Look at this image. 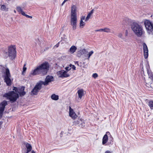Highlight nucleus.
Masks as SVG:
<instances>
[{
    "instance_id": "15",
    "label": "nucleus",
    "mask_w": 153,
    "mask_h": 153,
    "mask_svg": "<svg viewBox=\"0 0 153 153\" xmlns=\"http://www.w3.org/2000/svg\"><path fill=\"white\" fill-rule=\"evenodd\" d=\"M143 50L144 51V55L145 58L146 59L148 56V50L147 45L145 43L143 44Z\"/></svg>"
},
{
    "instance_id": "28",
    "label": "nucleus",
    "mask_w": 153,
    "mask_h": 153,
    "mask_svg": "<svg viewBox=\"0 0 153 153\" xmlns=\"http://www.w3.org/2000/svg\"><path fill=\"white\" fill-rule=\"evenodd\" d=\"M124 33H119L117 35V36L118 37L121 38L122 39L124 40L125 39V38L124 37V36H123Z\"/></svg>"
},
{
    "instance_id": "24",
    "label": "nucleus",
    "mask_w": 153,
    "mask_h": 153,
    "mask_svg": "<svg viewBox=\"0 0 153 153\" xmlns=\"http://www.w3.org/2000/svg\"><path fill=\"white\" fill-rule=\"evenodd\" d=\"M94 12V10H91L88 14V15L85 19V21H88L91 18V16L92 15Z\"/></svg>"
},
{
    "instance_id": "37",
    "label": "nucleus",
    "mask_w": 153,
    "mask_h": 153,
    "mask_svg": "<svg viewBox=\"0 0 153 153\" xmlns=\"http://www.w3.org/2000/svg\"><path fill=\"white\" fill-rule=\"evenodd\" d=\"M95 32H98V31L102 32V28L100 29H99L98 30H95Z\"/></svg>"
},
{
    "instance_id": "25",
    "label": "nucleus",
    "mask_w": 153,
    "mask_h": 153,
    "mask_svg": "<svg viewBox=\"0 0 153 153\" xmlns=\"http://www.w3.org/2000/svg\"><path fill=\"white\" fill-rule=\"evenodd\" d=\"M108 140V135L105 134L102 138V144L103 145L105 144L107 142Z\"/></svg>"
},
{
    "instance_id": "40",
    "label": "nucleus",
    "mask_w": 153,
    "mask_h": 153,
    "mask_svg": "<svg viewBox=\"0 0 153 153\" xmlns=\"http://www.w3.org/2000/svg\"><path fill=\"white\" fill-rule=\"evenodd\" d=\"M59 44H57L56 45H55V47H56V48L58 47L59 46Z\"/></svg>"
},
{
    "instance_id": "5",
    "label": "nucleus",
    "mask_w": 153,
    "mask_h": 153,
    "mask_svg": "<svg viewBox=\"0 0 153 153\" xmlns=\"http://www.w3.org/2000/svg\"><path fill=\"white\" fill-rule=\"evenodd\" d=\"M74 125L78 126L81 128H84L87 126L85 121L83 119L78 118L77 120H74L73 122Z\"/></svg>"
},
{
    "instance_id": "43",
    "label": "nucleus",
    "mask_w": 153,
    "mask_h": 153,
    "mask_svg": "<svg viewBox=\"0 0 153 153\" xmlns=\"http://www.w3.org/2000/svg\"><path fill=\"white\" fill-rule=\"evenodd\" d=\"M32 153H35V152H34L33 150L32 151Z\"/></svg>"
},
{
    "instance_id": "4",
    "label": "nucleus",
    "mask_w": 153,
    "mask_h": 153,
    "mask_svg": "<svg viewBox=\"0 0 153 153\" xmlns=\"http://www.w3.org/2000/svg\"><path fill=\"white\" fill-rule=\"evenodd\" d=\"M144 24L147 33L153 35V24L149 20H146L145 21Z\"/></svg>"
},
{
    "instance_id": "22",
    "label": "nucleus",
    "mask_w": 153,
    "mask_h": 153,
    "mask_svg": "<svg viewBox=\"0 0 153 153\" xmlns=\"http://www.w3.org/2000/svg\"><path fill=\"white\" fill-rule=\"evenodd\" d=\"M25 146L27 148V151L24 153H28L32 150V146L30 144L28 143H27L26 144Z\"/></svg>"
},
{
    "instance_id": "30",
    "label": "nucleus",
    "mask_w": 153,
    "mask_h": 153,
    "mask_svg": "<svg viewBox=\"0 0 153 153\" xmlns=\"http://www.w3.org/2000/svg\"><path fill=\"white\" fill-rule=\"evenodd\" d=\"M1 9L3 11H7L8 10V9L6 8L5 6L4 5H2L1 6Z\"/></svg>"
},
{
    "instance_id": "47",
    "label": "nucleus",
    "mask_w": 153,
    "mask_h": 153,
    "mask_svg": "<svg viewBox=\"0 0 153 153\" xmlns=\"http://www.w3.org/2000/svg\"><path fill=\"white\" fill-rule=\"evenodd\" d=\"M108 133V132H106V133ZM108 133H109V132H108Z\"/></svg>"
},
{
    "instance_id": "8",
    "label": "nucleus",
    "mask_w": 153,
    "mask_h": 153,
    "mask_svg": "<svg viewBox=\"0 0 153 153\" xmlns=\"http://www.w3.org/2000/svg\"><path fill=\"white\" fill-rule=\"evenodd\" d=\"M42 71L40 68V67L38 66L33 70L32 71L30 74V76H31L37 75L41 74L42 75H45L42 72Z\"/></svg>"
},
{
    "instance_id": "45",
    "label": "nucleus",
    "mask_w": 153,
    "mask_h": 153,
    "mask_svg": "<svg viewBox=\"0 0 153 153\" xmlns=\"http://www.w3.org/2000/svg\"><path fill=\"white\" fill-rule=\"evenodd\" d=\"M68 0H65V1H67Z\"/></svg>"
},
{
    "instance_id": "16",
    "label": "nucleus",
    "mask_w": 153,
    "mask_h": 153,
    "mask_svg": "<svg viewBox=\"0 0 153 153\" xmlns=\"http://www.w3.org/2000/svg\"><path fill=\"white\" fill-rule=\"evenodd\" d=\"M69 116L73 119H75L77 117V115L75 113L74 110L70 107H69Z\"/></svg>"
},
{
    "instance_id": "46",
    "label": "nucleus",
    "mask_w": 153,
    "mask_h": 153,
    "mask_svg": "<svg viewBox=\"0 0 153 153\" xmlns=\"http://www.w3.org/2000/svg\"><path fill=\"white\" fill-rule=\"evenodd\" d=\"M88 53H86V56H88V55H87Z\"/></svg>"
},
{
    "instance_id": "26",
    "label": "nucleus",
    "mask_w": 153,
    "mask_h": 153,
    "mask_svg": "<svg viewBox=\"0 0 153 153\" xmlns=\"http://www.w3.org/2000/svg\"><path fill=\"white\" fill-rule=\"evenodd\" d=\"M102 31H103L107 33H111V30L109 28L105 27L103 28H102Z\"/></svg>"
},
{
    "instance_id": "44",
    "label": "nucleus",
    "mask_w": 153,
    "mask_h": 153,
    "mask_svg": "<svg viewBox=\"0 0 153 153\" xmlns=\"http://www.w3.org/2000/svg\"><path fill=\"white\" fill-rule=\"evenodd\" d=\"M14 12L15 13H16V10H14Z\"/></svg>"
},
{
    "instance_id": "19",
    "label": "nucleus",
    "mask_w": 153,
    "mask_h": 153,
    "mask_svg": "<svg viewBox=\"0 0 153 153\" xmlns=\"http://www.w3.org/2000/svg\"><path fill=\"white\" fill-rule=\"evenodd\" d=\"M150 80V79L146 80L145 78H144V84L149 89L152 88V85H153V84L149 82Z\"/></svg>"
},
{
    "instance_id": "21",
    "label": "nucleus",
    "mask_w": 153,
    "mask_h": 153,
    "mask_svg": "<svg viewBox=\"0 0 153 153\" xmlns=\"http://www.w3.org/2000/svg\"><path fill=\"white\" fill-rule=\"evenodd\" d=\"M146 68L147 69V73L149 76V79L151 78H153V75L152 72L150 70L149 67V65H147L146 66Z\"/></svg>"
},
{
    "instance_id": "3",
    "label": "nucleus",
    "mask_w": 153,
    "mask_h": 153,
    "mask_svg": "<svg viewBox=\"0 0 153 153\" xmlns=\"http://www.w3.org/2000/svg\"><path fill=\"white\" fill-rule=\"evenodd\" d=\"M16 92L14 91H11L5 93L4 94V96L9 99L11 102H13L16 101L19 97V94L16 93Z\"/></svg>"
},
{
    "instance_id": "13",
    "label": "nucleus",
    "mask_w": 153,
    "mask_h": 153,
    "mask_svg": "<svg viewBox=\"0 0 153 153\" xmlns=\"http://www.w3.org/2000/svg\"><path fill=\"white\" fill-rule=\"evenodd\" d=\"M79 52L82 54H84L85 57V59H87L88 60L89 59L90 57L92 55L94 52L93 51H91L88 53L87 54L88 56H86V53H88V52L85 49H83L80 51Z\"/></svg>"
},
{
    "instance_id": "41",
    "label": "nucleus",
    "mask_w": 153,
    "mask_h": 153,
    "mask_svg": "<svg viewBox=\"0 0 153 153\" xmlns=\"http://www.w3.org/2000/svg\"><path fill=\"white\" fill-rule=\"evenodd\" d=\"M66 1H65V0H64V1H63V3H62V5H63L64 4L65 2Z\"/></svg>"
},
{
    "instance_id": "34",
    "label": "nucleus",
    "mask_w": 153,
    "mask_h": 153,
    "mask_svg": "<svg viewBox=\"0 0 153 153\" xmlns=\"http://www.w3.org/2000/svg\"><path fill=\"white\" fill-rule=\"evenodd\" d=\"M98 76V74L96 73H94L92 75V76L94 78H96Z\"/></svg>"
},
{
    "instance_id": "31",
    "label": "nucleus",
    "mask_w": 153,
    "mask_h": 153,
    "mask_svg": "<svg viewBox=\"0 0 153 153\" xmlns=\"http://www.w3.org/2000/svg\"><path fill=\"white\" fill-rule=\"evenodd\" d=\"M149 105L150 108L152 109L153 107V101H150L149 103Z\"/></svg>"
},
{
    "instance_id": "39",
    "label": "nucleus",
    "mask_w": 153,
    "mask_h": 153,
    "mask_svg": "<svg viewBox=\"0 0 153 153\" xmlns=\"http://www.w3.org/2000/svg\"><path fill=\"white\" fill-rule=\"evenodd\" d=\"M75 63L76 64H77L78 66H79V64L78 63V62L77 61H76L75 62Z\"/></svg>"
},
{
    "instance_id": "36",
    "label": "nucleus",
    "mask_w": 153,
    "mask_h": 153,
    "mask_svg": "<svg viewBox=\"0 0 153 153\" xmlns=\"http://www.w3.org/2000/svg\"><path fill=\"white\" fill-rule=\"evenodd\" d=\"M85 16H83L81 17L80 18V21H83V20H84L85 19Z\"/></svg>"
},
{
    "instance_id": "27",
    "label": "nucleus",
    "mask_w": 153,
    "mask_h": 153,
    "mask_svg": "<svg viewBox=\"0 0 153 153\" xmlns=\"http://www.w3.org/2000/svg\"><path fill=\"white\" fill-rule=\"evenodd\" d=\"M51 98L53 100H57L59 99V96L57 95L53 94L51 95Z\"/></svg>"
},
{
    "instance_id": "29",
    "label": "nucleus",
    "mask_w": 153,
    "mask_h": 153,
    "mask_svg": "<svg viewBox=\"0 0 153 153\" xmlns=\"http://www.w3.org/2000/svg\"><path fill=\"white\" fill-rule=\"evenodd\" d=\"M85 25V23L83 21H80L79 27L80 28H83Z\"/></svg>"
},
{
    "instance_id": "23",
    "label": "nucleus",
    "mask_w": 153,
    "mask_h": 153,
    "mask_svg": "<svg viewBox=\"0 0 153 153\" xmlns=\"http://www.w3.org/2000/svg\"><path fill=\"white\" fill-rule=\"evenodd\" d=\"M77 49V48L74 45H73L70 48L69 52L71 54H73L74 53Z\"/></svg>"
},
{
    "instance_id": "7",
    "label": "nucleus",
    "mask_w": 153,
    "mask_h": 153,
    "mask_svg": "<svg viewBox=\"0 0 153 153\" xmlns=\"http://www.w3.org/2000/svg\"><path fill=\"white\" fill-rule=\"evenodd\" d=\"M42 85L39 81L37 82L31 91V94L33 95H37L38 92L41 89Z\"/></svg>"
},
{
    "instance_id": "32",
    "label": "nucleus",
    "mask_w": 153,
    "mask_h": 153,
    "mask_svg": "<svg viewBox=\"0 0 153 153\" xmlns=\"http://www.w3.org/2000/svg\"><path fill=\"white\" fill-rule=\"evenodd\" d=\"M69 66L70 68H71L74 71L76 70V67L74 65H72L71 64H70L69 65Z\"/></svg>"
},
{
    "instance_id": "2",
    "label": "nucleus",
    "mask_w": 153,
    "mask_h": 153,
    "mask_svg": "<svg viewBox=\"0 0 153 153\" xmlns=\"http://www.w3.org/2000/svg\"><path fill=\"white\" fill-rule=\"evenodd\" d=\"M77 17L76 13V7L73 5L72 7L70 19V24L73 30H74L76 28Z\"/></svg>"
},
{
    "instance_id": "20",
    "label": "nucleus",
    "mask_w": 153,
    "mask_h": 153,
    "mask_svg": "<svg viewBox=\"0 0 153 153\" xmlns=\"http://www.w3.org/2000/svg\"><path fill=\"white\" fill-rule=\"evenodd\" d=\"M25 87H22L20 88L17 90L18 93L19 94L20 96H24L26 93L24 91Z\"/></svg>"
},
{
    "instance_id": "42",
    "label": "nucleus",
    "mask_w": 153,
    "mask_h": 153,
    "mask_svg": "<svg viewBox=\"0 0 153 153\" xmlns=\"http://www.w3.org/2000/svg\"><path fill=\"white\" fill-rule=\"evenodd\" d=\"M126 32V34H125V36H127V31Z\"/></svg>"
},
{
    "instance_id": "10",
    "label": "nucleus",
    "mask_w": 153,
    "mask_h": 153,
    "mask_svg": "<svg viewBox=\"0 0 153 153\" xmlns=\"http://www.w3.org/2000/svg\"><path fill=\"white\" fill-rule=\"evenodd\" d=\"M10 74L8 68L6 69V75L4 78V81L7 85L10 86L11 84V81L10 79Z\"/></svg>"
},
{
    "instance_id": "12",
    "label": "nucleus",
    "mask_w": 153,
    "mask_h": 153,
    "mask_svg": "<svg viewBox=\"0 0 153 153\" xmlns=\"http://www.w3.org/2000/svg\"><path fill=\"white\" fill-rule=\"evenodd\" d=\"M54 80L53 77L52 76H48L45 79L44 82L40 81L39 82L42 85H48V83L53 81Z\"/></svg>"
},
{
    "instance_id": "14",
    "label": "nucleus",
    "mask_w": 153,
    "mask_h": 153,
    "mask_svg": "<svg viewBox=\"0 0 153 153\" xmlns=\"http://www.w3.org/2000/svg\"><path fill=\"white\" fill-rule=\"evenodd\" d=\"M7 105V102L5 101H3L0 104V117H2L5 106Z\"/></svg>"
},
{
    "instance_id": "38",
    "label": "nucleus",
    "mask_w": 153,
    "mask_h": 153,
    "mask_svg": "<svg viewBox=\"0 0 153 153\" xmlns=\"http://www.w3.org/2000/svg\"><path fill=\"white\" fill-rule=\"evenodd\" d=\"M105 153H111V152L109 151H107L105 152Z\"/></svg>"
},
{
    "instance_id": "35",
    "label": "nucleus",
    "mask_w": 153,
    "mask_h": 153,
    "mask_svg": "<svg viewBox=\"0 0 153 153\" xmlns=\"http://www.w3.org/2000/svg\"><path fill=\"white\" fill-rule=\"evenodd\" d=\"M25 66V64L23 66V72H25L26 71V70L27 69V68Z\"/></svg>"
},
{
    "instance_id": "11",
    "label": "nucleus",
    "mask_w": 153,
    "mask_h": 153,
    "mask_svg": "<svg viewBox=\"0 0 153 153\" xmlns=\"http://www.w3.org/2000/svg\"><path fill=\"white\" fill-rule=\"evenodd\" d=\"M57 75L59 77L62 78L68 77L70 76V74L68 73L67 71H65L64 70L58 71L57 73Z\"/></svg>"
},
{
    "instance_id": "6",
    "label": "nucleus",
    "mask_w": 153,
    "mask_h": 153,
    "mask_svg": "<svg viewBox=\"0 0 153 153\" xmlns=\"http://www.w3.org/2000/svg\"><path fill=\"white\" fill-rule=\"evenodd\" d=\"M16 52V48L15 46H11L8 49V56L11 59H13L15 58Z\"/></svg>"
},
{
    "instance_id": "33",
    "label": "nucleus",
    "mask_w": 153,
    "mask_h": 153,
    "mask_svg": "<svg viewBox=\"0 0 153 153\" xmlns=\"http://www.w3.org/2000/svg\"><path fill=\"white\" fill-rule=\"evenodd\" d=\"M71 69V68L70 67L69 65L68 66L66 67L65 68V69L66 70L65 71H68H68L70 70Z\"/></svg>"
},
{
    "instance_id": "18",
    "label": "nucleus",
    "mask_w": 153,
    "mask_h": 153,
    "mask_svg": "<svg viewBox=\"0 0 153 153\" xmlns=\"http://www.w3.org/2000/svg\"><path fill=\"white\" fill-rule=\"evenodd\" d=\"M77 93L78 94V101L81 100L82 97L84 96V91L82 89H79L77 91Z\"/></svg>"
},
{
    "instance_id": "1",
    "label": "nucleus",
    "mask_w": 153,
    "mask_h": 153,
    "mask_svg": "<svg viewBox=\"0 0 153 153\" xmlns=\"http://www.w3.org/2000/svg\"><path fill=\"white\" fill-rule=\"evenodd\" d=\"M131 28L134 33L137 37H141L145 33L142 26L136 22H134L131 25Z\"/></svg>"
},
{
    "instance_id": "9",
    "label": "nucleus",
    "mask_w": 153,
    "mask_h": 153,
    "mask_svg": "<svg viewBox=\"0 0 153 153\" xmlns=\"http://www.w3.org/2000/svg\"><path fill=\"white\" fill-rule=\"evenodd\" d=\"M39 66L42 71L43 73L45 75L46 74L49 68V65L48 62H45Z\"/></svg>"
},
{
    "instance_id": "17",
    "label": "nucleus",
    "mask_w": 153,
    "mask_h": 153,
    "mask_svg": "<svg viewBox=\"0 0 153 153\" xmlns=\"http://www.w3.org/2000/svg\"><path fill=\"white\" fill-rule=\"evenodd\" d=\"M16 9L17 11L19 13L21 14L22 15L26 16V17L30 18H32V17L31 16L28 15L26 14L23 11L22 8L20 7H16Z\"/></svg>"
}]
</instances>
